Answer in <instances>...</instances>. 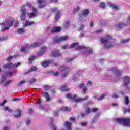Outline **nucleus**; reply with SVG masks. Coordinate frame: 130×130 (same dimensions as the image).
<instances>
[{
  "label": "nucleus",
  "mask_w": 130,
  "mask_h": 130,
  "mask_svg": "<svg viewBox=\"0 0 130 130\" xmlns=\"http://www.w3.org/2000/svg\"><path fill=\"white\" fill-rule=\"evenodd\" d=\"M61 31V27H54L51 30V33H52L53 34L54 33H58V32H60Z\"/></svg>",
  "instance_id": "obj_13"
},
{
  "label": "nucleus",
  "mask_w": 130,
  "mask_h": 130,
  "mask_svg": "<svg viewBox=\"0 0 130 130\" xmlns=\"http://www.w3.org/2000/svg\"><path fill=\"white\" fill-rule=\"evenodd\" d=\"M5 111H8V112H12V110L10 109L8 107H5Z\"/></svg>",
  "instance_id": "obj_46"
},
{
  "label": "nucleus",
  "mask_w": 130,
  "mask_h": 130,
  "mask_svg": "<svg viewBox=\"0 0 130 130\" xmlns=\"http://www.w3.org/2000/svg\"><path fill=\"white\" fill-rule=\"evenodd\" d=\"M112 98H115L116 99L117 98H119V96L118 95L116 94V93H114V94L112 95Z\"/></svg>",
  "instance_id": "obj_49"
},
{
  "label": "nucleus",
  "mask_w": 130,
  "mask_h": 130,
  "mask_svg": "<svg viewBox=\"0 0 130 130\" xmlns=\"http://www.w3.org/2000/svg\"><path fill=\"white\" fill-rule=\"evenodd\" d=\"M50 121H51V125L53 127V130H56V127H55V125H54V124L53 123V118H50Z\"/></svg>",
  "instance_id": "obj_27"
},
{
  "label": "nucleus",
  "mask_w": 130,
  "mask_h": 130,
  "mask_svg": "<svg viewBox=\"0 0 130 130\" xmlns=\"http://www.w3.org/2000/svg\"><path fill=\"white\" fill-rule=\"evenodd\" d=\"M90 111H91V109L88 108L87 110H86L85 113L86 114H89V113H90Z\"/></svg>",
  "instance_id": "obj_61"
},
{
  "label": "nucleus",
  "mask_w": 130,
  "mask_h": 130,
  "mask_svg": "<svg viewBox=\"0 0 130 130\" xmlns=\"http://www.w3.org/2000/svg\"><path fill=\"white\" fill-rule=\"evenodd\" d=\"M17 33H19V34H23V33H25V30L23 28H19L18 29Z\"/></svg>",
  "instance_id": "obj_38"
},
{
  "label": "nucleus",
  "mask_w": 130,
  "mask_h": 130,
  "mask_svg": "<svg viewBox=\"0 0 130 130\" xmlns=\"http://www.w3.org/2000/svg\"><path fill=\"white\" fill-rule=\"evenodd\" d=\"M102 32H103V30L101 29H98L97 30L95 31V33H101Z\"/></svg>",
  "instance_id": "obj_64"
},
{
  "label": "nucleus",
  "mask_w": 130,
  "mask_h": 130,
  "mask_svg": "<svg viewBox=\"0 0 130 130\" xmlns=\"http://www.w3.org/2000/svg\"><path fill=\"white\" fill-rule=\"evenodd\" d=\"M100 24L101 26H104V25H105V21L101 20H100Z\"/></svg>",
  "instance_id": "obj_52"
},
{
  "label": "nucleus",
  "mask_w": 130,
  "mask_h": 130,
  "mask_svg": "<svg viewBox=\"0 0 130 130\" xmlns=\"http://www.w3.org/2000/svg\"><path fill=\"white\" fill-rule=\"evenodd\" d=\"M43 89L45 90V91H48L49 90H50L51 89V86L49 85H45L43 87Z\"/></svg>",
  "instance_id": "obj_33"
},
{
  "label": "nucleus",
  "mask_w": 130,
  "mask_h": 130,
  "mask_svg": "<svg viewBox=\"0 0 130 130\" xmlns=\"http://www.w3.org/2000/svg\"><path fill=\"white\" fill-rule=\"evenodd\" d=\"M61 48L62 49H68V48H70V46L68 44H66L64 46H62Z\"/></svg>",
  "instance_id": "obj_42"
},
{
  "label": "nucleus",
  "mask_w": 130,
  "mask_h": 130,
  "mask_svg": "<svg viewBox=\"0 0 130 130\" xmlns=\"http://www.w3.org/2000/svg\"><path fill=\"white\" fill-rule=\"evenodd\" d=\"M42 95L46 99V102H50L51 98L50 97L49 94L47 92H42Z\"/></svg>",
  "instance_id": "obj_10"
},
{
  "label": "nucleus",
  "mask_w": 130,
  "mask_h": 130,
  "mask_svg": "<svg viewBox=\"0 0 130 130\" xmlns=\"http://www.w3.org/2000/svg\"><path fill=\"white\" fill-rule=\"evenodd\" d=\"M32 12H34V13H37V8L32 7Z\"/></svg>",
  "instance_id": "obj_58"
},
{
  "label": "nucleus",
  "mask_w": 130,
  "mask_h": 130,
  "mask_svg": "<svg viewBox=\"0 0 130 130\" xmlns=\"http://www.w3.org/2000/svg\"><path fill=\"white\" fill-rule=\"evenodd\" d=\"M29 49H30V47L29 46V44H27L25 46L21 47L20 52H27Z\"/></svg>",
  "instance_id": "obj_17"
},
{
  "label": "nucleus",
  "mask_w": 130,
  "mask_h": 130,
  "mask_svg": "<svg viewBox=\"0 0 130 130\" xmlns=\"http://www.w3.org/2000/svg\"><path fill=\"white\" fill-rule=\"evenodd\" d=\"M79 45V43H72L71 45V46H69V48L70 49H72V48H74V47H75V46H77Z\"/></svg>",
  "instance_id": "obj_34"
},
{
  "label": "nucleus",
  "mask_w": 130,
  "mask_h": 130,
  "mask_svg": "<svg viewBox=\"0 0 130 130\" xmlns=\"http://www.w3.org/2000/svg\"><path fill=\"white\" fill-rule=\"evenodd\" d=\"M98 111V108H94L91 109L92 112H97Z\"/></svg>",
  "instance_id": "obj_53"
},
{
  "label": "nucleus",
  "mask_w": 130,
  "mask_h": 130,
  "mask_svg": "<svg viewBox=\"0 0 130 130\" xmlns=\"http://www.w3.org/2000/svg\"><path fill=\"white\" fill-rule=\"evenodd\" d=\"M9 75V76H13V73L12 72H7L6 73V75Z\"/></svg>",
  "instance_id": "obj_62"
},
{
  "label": "nucleus",
  "mask_w": 130,
  "mask_h": 130,
  "mask_svg": "<svg viewBox=\"0 0 130 130\" xmlns=\"http://www.w3.org/2000/svg\"><path fill=\"white\" fill-rule=\"evenodd\" d=\"M125 104L126 105H128L129 104V100L128 99V96H126L124 98Z\"/></svg>",
  "instance_id": "obj_30"
},
{
  "label": "nucleus",
  "mask_w": 130,
  "mask_h": 130,
  "mask_svg": "<svg viewBox=\"0 0 130 130\" xmlns=\"http://www.w3.org/2000/svg\"><path fill=\"white\" fill-rule=\"evenodd\" d=\"M86 47L83 46H79L77 47L76 48V49L77 50H82V49H85Z\"/></svg>",
  "instance_id": "obj_36"
},
{
  "label": "nucleus",
  "mask_w": 130,
  "mask_h": 130,
  "mask_svg": "<svg viewBox=\"0 0 130 130\" xmlns=\"http://www.w3.org/2000/svg\"><path fill=\"white\" fill-rule=\"evenodd\" d=\"M20 66H21V63H15L13 65H12V68H14V69H16V68H18V67H20Z\"/></svg>",
  "instance_id": "obj_37"
},
{
  "label": "nucleus",
  "mask_w": 130,
  "mask_h": 130,
  "mask_svg": "<svg viewBox=\"0 0 130 130\" xmlns=\"http://www.w3.org/2000/svg\"><path fill=\"white\" fill-rule=\"evenodd\" d=\"M51 63H52V61H44L41 63V66L42 67H43V68H46V67H48V66H49V64H50Z\"/></svg>",
  "instance_id": "obj_16"
},
{
  "label": "nucleus",
  "mask_w": 130,
  "mask_h": 130,
  "mask_svg": "<svg viewBox=\"0 0 130 130\" xmlns=\"http://www.w3.org/2000/svg\"><path fill=\"white\" fill-rule=\"evenodd\" d=\"M21 14L20 15V19L21 21H25L26 20V14L27 13V9H26V6L23 5L21 7Z\"/></svg>",
  "instance_id": "obj_6"
},
{
  "label": "nucleus",
  "mask_w": 130,
  "mask_h": 130,
  "mask_svg": "<svg viewBox=\"0 0 130 130\" xmlns=\"http://www.w3.org/2000/svg\"><path fill=\"white\" fill-rule=\"evenodd\" d=\"M37 71V67L36 66H32L31 67L30 70H28V73H31V72H34Z\"/></svg>",
  "instance_id": "obj_28"
},
{
  "label": "nucleus",
  "mask_w": 130,
  "mask_h": 130,
  "mask_svg": "<svg viewBox=\"0 0 130 130\" xmlns=\"http://www.w3.org/2000/svg\"><path fill=\"white\" fill-rule=\"evenodd\" d=\"M6 103H7V100H5L2 103H0V106H4Z\"/></svg>",
  "instance_id": "obj_55"
},
{
  "label": "nucleus",
  "mask_w": 130,
  "mask_h": 130,
  "mask_svg": "<svg viewBox=\"0 0 130 130\" xmlns=\"http://www.w3.org/2000/svg\"><path fill=\"white\" fill-rule=\"evenodd\" d=\"M36 58V56H31L28 58V61L29 63H32L33 62V60Z\"/></svg>",
  "instance_id": "obj_29"
},
{
  "label": "nucleus",
  "mask_w": 130,
  "mask_h": 130,
  "mask_svg": "<svg viewBox=\"0 0 130 130\" xmlns=\"http://www.w3.org/2000/svg\"><path fill=\"white\" fill-rule=\"evenodd\" d=\"M5 81H6V76L3 75V76H2V77H1V84H3V83H5Z\"/></svg>",
  "instance_id": "obj_40"
},
{
  "label": "nucleus",
  "mask_w": 130,
  "mask_h": 130,
  "mask_svg": "<svg viewBox=\"0 0 130 130\" xmlns=\"http://www.w3.org/2000/svg\"><path fill=\"white\" fill-rule=\"evenodd\" d=\"M35 25V22L30 21V20H27L24 24H23V27H27L28 26H33Z\"/></svg>",
  "instance_id": "obj_12"
},
{
  "label": "nucleus",
  "mask_w": 130,
  "mask_h": 130,
  "mask_svg": "<svg viewBox=\"0 0 130 130\" xmlns=\"http://www.w3.org/2000/svg\"><path fill=\"white\" fill-rule=\"evenodd\" d=\"M1 26L5 27L1 29V32H4V31H8L13 25H14V20L10 19H7L5 22L1 23Z\"/></svg>",
  "instance_id": "obj_2"
},
{
  "label": "nucleus",
  "mask_w": 130,
  "mask_h": 130,
  "mask_svg": "<svg viewBox=\"0 0 130 130\" xmlns=\"http://www.w3.org/2000/svg\"><path fill=\"white\" fill-rule=\"evenodd\" d=\"M47 0H38L37 3L39 4L38 8L40 9L44 8L45 6V3Z\"/></svg>",
  "instance_id": "obj_11"
},
{
  "label": "nucleus",
  "mask_w": 130,
  "mask_h": 130,
  "mask_svg": "<svg viewBox=\"0 0 130 130\" xmlns=\"http://www.w3.org/2000/svg\"><path fill=\"white\" fill-rule=\"evenodd\" d=\"M29 19H32L36 15V13L32 12L28 14Z\"/></svg>",
  "instance_id": "obj_35"
},
{
  "label": "nucleus",
  "mask_w": 130,
  "mask_h": 130,
  "mask_svg": "<svg viewBox=\"0 0 130 130\" xmlns=\"http://www.w3.org/2000/svg\"><path fill=\"white\" fill-rule=\"evenodd\" d=\"M129 39H125V40H121V43H125L126 42H128Z\"/></svg>",
  "instance_id": "obj_51"
},
{
  "label": "nucleus",
  "mask_w": 130,
  "mask_h": 130,
  "mask_svg": "<svg viewBox=\"0 0 130 130\" xmlns=\"http://www.w3.org/2000/svg\"><path fill=\"white\" fill-rule=\"evenodd\" d=\"M67 98H68V99H71L72 100H74L75 102H80V101H85V100H87L88 98H89L88 96H86L84 98L81 99H76L77 97V95L76 94H74L73 96H72V95H71L70 93H68L66 95Z\"/></svg>",
  "instance_id": "obj_5"
},
{
  "label": "nucleus",
  "mask_w": 130,
  "mask_h": 130,
  "mask_svg": "<svg viewBox=\"0 0 130 130\" xmlns=\"http://www.w3.org/2000/svg\"><path fill=\"white\" fill-rule=\"evenodd\" d=\"M40 44H41L39 42H35L30 45L29 48H35L36 47H38Z\"/></svg>",
  "instance_id": "obj_22"
},
{
  "label": "nucleus",
  "mask_w": 130,
  "mask_h": 130,
  "mask_svg": "<svg viewBox=\"0 0 130 130\" xmlns=\"http://www.w3.org/2000/svg\"><path fill=\"white\" fill-rule=\"evenodd\" d=\"M83 93L86 94V92L88 91V88L86 87H83Z\"/></svg>",
  "instance_id": "obj_54"
},
{
  "label": "nucleus",
  "mask_w": 130,
  "mask_h": 130,
  "mask_svg": "<svg viewBox=\"0 0 130 130\" xmlns=\"http://www.w3.org/2000/svg\"><path fill=\"white\" fill-rule=\"evenodd\" d=\"M89 13H90L89 9H85L82 11V14L83 16H88V15H89Z\"/></svg>",
  "instance_id": "obj_26"
},
{
  "label": "nucleus",
  "mask_w": 130,
  "mask_h": 130,
  "mask_svg": "<svg viewBox=\"0 0 130 130\" xmlns=\"http://www.w3.org/2000/svg\"><path fill=\"white\" fill-rule=\"evenodd\" d=\"M80 10V6H77L76 8H75L73 10V13L75 14L76 12H78Z\"/></svg>",
  "instance_id": "obj_47"
},
{
  "label": "nucleus",
  "mask_w": 130,
  "mask_h": 130,
  "mask_svg": "<svg viewBox=\"0 0 130 130\" xmlns=\"http://www.w3.org/2000/svg\"><path fill=\"white\" fill-rule=\"evenodd\" d=\"M65 127L67 130H72V123L69 121L64 122Z\"/></svg>",
  "instance_id": "obj_21"
},
{
  "label": "nucleus",
  "mask_w": 130,
  "mask_h": 130,
  "mask_svg": "<svg viewBox=\"0 0 130 130\" xmlns=\"http://www.w3.org/2000/svg\"><path fill=\"white\" fill-rule=\"evenodd\" d=\"M110 39H112V37H111L110 35H107L105 38H100V42L101 43L103 44L105 48H111L112 47H113L114 45H117V43L108 42V40H110Z\"/></svg>",
  "instance_id": "obj_1"
},
{
  "label": "nucleus",
  "mask_w": 130,
  "mask_h": 130,
  "mask_svg": "<svg viewBox=\"0 0 130 130\" xmlns=\"http://www.w3.org/2000/svg\"><path fill=\"white\" fill-rule=\"evenodd\" d=\"M106 95V93H103L100 97L98 98V100H102Z\"/></svg>",
  "instance_id": "obj_41"
},
{
  "label": "nucleus",
  "mask_w": 130,
  "mask_h": 130,
  "mask_svg": "<svg viewBox=\"0 0 130 130\" xmlns=\"http://www.w3.org/2000/svg\"><path fill=\"white\" fill-rule=\"evenodd\" d=\"M46 46L42 47L41 49H40L39 52L38 53V56L43 55V53L45 52V50L47 49Z\"/></svg>",
  "instance_id": "obj_14"
},
{
  "label": "nucleus",
  "mask_w": 130,
  "mask_h": 130,
  "mask_svg": "<svg viewBox=\"0 0 130 130\" xmlns=\"http://www.w3.org/2000/svg\"><path fill=\"white\" fill-rule=\"evenodd\" d=\"M4 69H12L13 68V63H7L3 66Z\"/></svg>",
  "instance_id": "obj_25"
},
{
  "label": "nucleus",
  "mask_w": 130,
  "mask_h": 130,
  "mask_svg": "<svg viewBox=\"0 0 130 130\" xmlns=\"http://www.w3.org/2000/svg\"><path fill=\"white\" fill-rule=\"evenodd\" d=\"M109 7H110V8H112V9H114L115 10H117L119 9V6L114 4L113 3H110L109 4Z\"/></svg>",
  "instance_id": "obj_24"
},
{
  "label": "nucleus",
  "mask_w": 130,
  "mask_h": 130,
  "mask_svg": "<svg viewBox=\"0 0 130 130\" xmlns=\"http://www.w3.org/2000/svg\"><path fill=\"white\" fill-rule=\"evenodd\" d=\"M123 80L124 81V83L125 86H128V84L130 83V78L127 76H125L123 78Z\"/></svg>",
  "instance_id": "obj_19"
},
{
  "label": "nucleus",
  "mask_w": 130,
  "mask_h": 130,
  "mask_svg": "<svg viewBox=\"0 0 130 130\" xmlns=\"http://www.w3.org/2000/svg\"><path fill=\"white\" fill-rule=\"evenodd\" d=\"M36 81V79L32 78L29 80V84H30V85H32V84H33V83H35Z\"/></svg>",
  "instance_id": "obj_43"
},
{
  "label": "nucleus",
  "mask_w": 130,
  "mask_h": 130,
  "mask_svg": "<svg viewBox=\"0 0 130 130\" xmlns=\"http://www.w3.org/2000/svg\"><path fill=\"white\" fill-rule=\"evenodd\" d=\"M60 90L62 92H69L70 91V89L68 88L67 85H64L60 87Z\"/></svg>",
  "instance_id": "obj_23"
},
{
  "label": "nucleus",
  "mask_w": 130,
  "mask_h": 130,
  "mask_svg": "<svg viewBox=\"0 0 130 130\" xmlns=\"http://www.w3.org/2000/svg\"><path fill=\"white\" fill-rule=\"evenodd\" d=\"M25 83H26V80H23L20 81V82L18 83L17 86H18V87L23 86V85H24V84H25Z\"/></svg>",
  "instance_id": "obj_31"
},
{
  "label": "nucleus",
  "mask_w": 130,
  "mask_h": 130,
  "mask_svg": "<svg viewBox=\"0 0 130 130\" xmlns=\"http://www.w3.org/2000/svg\"><path fill=\"white\" fill-rule=\"evenodd\" d=\"M69 39V36H63L60 38H56L54 40V43H58L61 42V41H66Z\"/></svg>",
  "instance_id": "obj_7"
},
{
  "label": "nucleus",
  "mask_w": 130,
  "mask_h": 130,
  "mask_svg": "<svg viewBox=\"0 0 130 130\" xmlns=\"http://www.w3.org/2000/svg\"><path fill=\"white\" fill-rule=\"evenodd\" d=\"M93 25H94V21L91 20L90 23L89 24V26H90V27H93Z\"/></svg>",
  "instance_id": "obj_60"
},
{
  "label": "nucleus",
  "mask_w": 130,
  "mask_h": 130,
  "mask_svg": "<svg viewBox=\"0 0 130 130\" xmlns=\"http://www.w3.org/2000/svg\"><path fill=\"white\" fill-rule=\"evenodd\" d=\"M100 8H105V4L103 2H101L100 4Z\"/></svg>",
  "instance_id": "obj_48"
},
{
  "label": "nucleus",
  "mask_w": 130,
  "mask_h": 130,
  "mask_svg": "<svg viewBox=\"0 0 130 130\" xmlns=\"http://www.w3.org/2000/svg\"><path fill=\"white\" fill-rule=\"evenodd\" d=\"M63 110H64V111H70V110H71V109L69 107H64V108H63Z\"/></svg>",
  "instance_id": "obj_59"
},
{
  "label": "nucleus",
  "mask_w": 130,
  "mask_h": 130,
  "mask_svg": "<svg viewBox=\"0 0 130 130\" xmlns=\"http://www.w3.org/2000/svg\"><path fill=\"white\" fill-rule=\"evenodd\" d=\"M51 53L54 57H60L62 55V53L59 54V51L58 49L52 51Z\"/></svg>",
  "instance_id": "obj_9"
},
{
  "label": "nucleus",
  "mask_w": 130,
  "mask_h": 130,
  "mask_svg": "<svg viewBox=\"0 0 130 130\" xmlns=\"http://www.w3.org/2000/svg\"><path fill=\"white\" fill-rule=\"evenodd\" d=\"M70 25H71V23L70 21H67L64 24L65 28H68V27H70Z\"/></svg>",
  "instance_id": "obj_45"
},
{
  "label": "nucleus",
  "mask_w": 130,
  "mask_h": 130,
  "mask_svg": "<svg viewBox=\"0 0 130 130\" xmlns=\"http://www.w3.org/2000/svg\"><path fill=\"white\" fill-rule=\"evenodd\" d=\"M53 116H54V117L58 116V111L53 112Z\"/></svg>",
  "instance_id": "obj_44"
},
{
  "label": "nucleus",
  "mask_w": 130,
  "mask_h": 130,
  "mask_svg": "<svg viewBox=\"0 0 130 130\" xmlns=\"http://www.w3.org/2000/svg\"><path fill=\"white\" fill-rule=\"evenodd\" d=\"M87 122H81L79 123V125H81V126H87Z\"/></svg>",
  "instance_id": "obj_50"
},
{
  "label": "nucleus",
  "mask_w": 130,
  "mask_h": 130,
  "mask_svg": "<svg viewBox=\"0 0 130 130\" xmlns=\"http://www.w3.org/2000/svg\"><path fill=\"white\" fill-rule=\"evenodd\" d=\"M69 120L70 121H74L75 122V121H76V119H75V118H74L73 117H70L69 118Z\"/></svg>",
  "instance_id": "obj_56"
},
{
  "label": "nucleus",
  "mask_w": 130,
  "mask_h": 130,
  "mask_svg": "<svg viewBox=\"0 0 130 130\" xmlns=\"http://www.w3.org/2000/svg\"><path fill=\"white\" fill-rule=\"evenodd\" d=\"M51 73L53 76H54V77H57L58 76H59V73H58V71H52Z\"/></svg>",
  "instance_id": "obj_32"
},
{
  "label": "nucleus",
  "mask_w": 130,
  "mask_h": 130,
  "mask_svg": "<svg viewBox=\"0 0 130 130\" xmlns=\"http://www.w3.org/2000/svg\"><path fill=\"white\" fill-rule=\"evenodd\" d=\"M11 83H12V80H9L5 83H4L3 84V86H4V87H7V86H8V85H10V84H11Z\"/></svg>",
  "instance_id": "obj_39"
},
{
  "label": "nucleus",
  "mask_w": 130,
  "mask_h": 130,
  "mask_svg": "<svg viewBox=\"0 0 130 130\" xmlns=\"http://www.w3.org/2000/svg\"><path fill=\"white\" fill-rule=\"evenodd\" d=\"M58 70L60 71L61 73H63L62 75V78H66L68 76L70 69L69 67L62 65L59 67Z\"/></svg>",
  "instance_id": "obj_4"
},
{
  "label": "nucleus",
  "mask_w": 130,
  "mask_h": 130,
  "mask_svg": "<svg viewBox=\"0 0 130 130\" xmlns=\"http://www.w3.org/2000/svg\"><path fill=\"white\" fill-rule=\"evenodd\" d=\"M21 111L20 109H17L14 112V117L16 118H19L21 117Z\"/></svg>",
  "instance_id": "obj_20"
},
{
  "label": "nucleus",
  "mask_w": 130,
  "mask_h": 130,
  "mask_svg": "<svg viewBox=\"0 0 130 130\" xmlns=\"http://www.w3.org/2000/svg\"><path fill=\"white\" fill-rule=\"evenodd\" d=\"M13 59V56H9L8 58H7V61H11V60H12Z\"/></svg>",
  "instance_id": "obj_57"
},
{
  "label": "nucleus",
  "mask_w": 130,
  "mask_h": 130,
  "mask_svg": "<svg viewBox=\"0 0 130 130\" xmlns=\"http://www.w3.org/2000/svg\"><path fill=\"white\" fill-rule=\"evenodd\" d=\"M127 27V24L123 22H119L117 26L118 29H123V28H126Z\"/></svg>",
  "instance_id": "obj_15"
},
{
  "label": "nucleus",
  "mask_w": 130,
  "mask_h": 130,
  "mask_svg": "<svg viewBox=\"0 0 130 130\" xmlns=\"http://www.w3.org/2000/svg\"><path fill=\"white\" fill-rule=\"evenodd\" d=\"M52 12L56 13V15L55 16L54 19L55 22H57L59 18H60V12H59L57 9L55 8L52 10Z\"/></svg>",
  "instance_id": "obj_8"
},
{
  "label": "nucleus",
  "mask_w": 130,
  "mask_h": 130,
  "mask_svg": "<svg viewBox=\"0 0 130 130\" xmlns=\"http://www.w3.org/2000/svg\"><path fill=\"white\" fill-rule=\"evenodd\" d=\"M110 71H111V74H114L115 72L117 76H119L120 75H121V74H122V71L120 72V71H119V70L117 69V68H116L115 70L114 69H111Z\"/></svg>",
  "instance_id": "obj_18"
},
{
  "label": "nucleus",
  "mask_w": 130,
  "mask_h": 130,
  "mask_svg": "<svg viewBox=\"0 0 130 130\" xmlns=\"http://www.w3.org/2000/svg\"><path fill=\"white\" fill-rule=\"evenodd\" d=\"M116 122L119 124H123L125 126H130V118H117Z\"/></svg>",
  "instance_id": "obj_3"
},
{
  "label": "nucleus",
  "mask_w": 130,
  "mask_h": 130,
  "mask_svg": "<svg viewBox=\"0 0 130 130\" xmlns=\"http://www.w3.org/2000/svg\"><path fill=\"white\" fill-rule=\"evenodd\" d=\"M75 58H76V57L68 58L67 59V61H72V60H74Z\"/></svg>",
  "instance_id": "obj_63"
}]
</instances>
